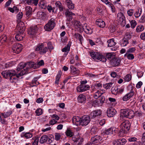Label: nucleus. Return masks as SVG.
I'll use <instances>...</instances> for the list:
<instances>
[{
    "mask_svg": "<svg viewBox=\"0 0 145 145\" xmlns=\"http://www.w3.org/2000/svg\"><path fill=\"white\" fill-rule=\"evenodd\" d=\"M1 74L3 77L6 78H9L10 80H15L16 78L14 76L16 74V71L14 70H8L3 71Z\"/></svg>",
    "mask_w": 145,
    "mask_h": 145,
    "instance_id": "1",
    "label": "nucleus"
},
{
    "mask_svg": "<svg viewBox=\"0 0 145 145\" xmlns=\"http://www.w3.org/2000/svg\"><path fill=\"white\" fill-rule=\"evenodd\" d=\"M25 66L26 67V69H24L23 70L21 71L20 72L17 74L16 76L18 78H19L20 76L28 73V71L29 69L31 68L35 69L36 67L35 66V63L34 62H27L25 63Z\"/></svg>",
    "mask_w": 145,
    "mask_h": 145,
    "instance_id": "2",
    "label": "nucleus"
},
{
    "mask_svg": "<svg viewBox=\"0 0 145 145\" xmlns=\"http://www.w3.org/2000/svg\"><path fill=\"white\" fill-rule=\"evenodd\" d=\"M90 54L91 58L94 60H99L103 62L106 61L105 56L97 52H90Z\"/></svg>",
    "mask_w": 145,
    "mask_h": 145,
    "instance_id": "3",
    "label": "nucleus"
},
{
    "mask_svg": "<svg viewBox=\"0 0 145 145\" xmlns=\"http://www.w3.org/2000/svg\"><path fill=\"white\" fill-rule=\"evenodd\" d=\"M56 25L54 19L53 18L50 20L45 25L44 29L47 31H49L52 30Z\"/></svg>",
    "mask_w": 145,
    "mask_h": 145,
    "instance_id": "4",
    "label": "nucleus"
},
{
    "mask_svg": "<svg viewBox=\"0 0 145 145\" xmlns=\"http://www.w3.org/2000/svg\"><path fill=\"white\" fill-rule=\"evenodd\" d=\"M22 44L18 43L14 44L12 47V49L14 53L17 54H19L21 52L22 49Z\"/></svg>",
    "mask_w": 145,
    "mask_h": 145,
    "instance_id": "5",
    "label": "nucleus"
},
{
    "mask_svg": "<svg viewBox=\"0 0 145 145\" xmlns=\"http://www.w3.org/2000/svg\"><path fill=\"white\" fill-rule=\"evenodd\" d=\"M102 140L101 137L99 135H96L91 138V141L92 144L95 145H100V142Z\"/></svg>",
    "mask_w": 145,
    "mask_h": 145,
    "instance_id": "6",
    "label": "nucleus"
},
{
    "mask_svg": "<svg viewBox=\"0 0 145 145\" xmlns=\"http://www.w3.org/2000/svg\"><path fill=\"white\" fill-rule=\"evenodd\" d=\"M90 121V116L88 115H85L81 118V125L85 126L87 125Z\"/></svg>",
    "mask_w": 145,
    "mask_h": 145,
    "instance_id": "7",
    "label": "nucleus"
},
{
    "mask_svg": "<svg viewBox=\"0 0 145 145\" xmlns=\"http://www.w3.org/2000/svg\"><path fill=\"white\" fill-rule=\"evenodd\" d=\"M18 24L17 25V29L19 33H23L25 29V27L24 22L20 21L17 22Z\"/></svg>",
    "mask_w": 145,
    "mask_h": 145,
    "instance_id": "8",
    "label": "nucleus"
},
{
    "mask_svg": "<svg viewBox=\"0 0 145 145\" xmlns=\"http://www.w3.org/2000/svg\"><path fill=\"white\" fill-rule=\"evenodd\" d=\"M125 16L122 13L120 12L118 14L117 20L119 23L124 25L125 24Z\"/></svg>",
    "mask_w": 145,
    "mask_h": 145,
    "instance_id": "9",
    "label": "nucleus"
},
{
    "mask_svg": "<svg viewBox=\"0 0 145 145\" xmlns=\"http://www.w3.org/2000/svg\"><path fill=\"white\" fill-rule=\"evenodd\" d=\"M48 49L47 47H44V44H42L37 46L36 48V50L37 51H40V54H42L46 53L48 51Z\"/></svg>",
    "mask_w": 145,
    "mask_h": 145,
    "instance_id": "10",
    "label": "nucleus"
},
{
    "mask_svg": "<svg viewBox=\"0 0 145 145\" xmlns=\"http://www.w3.org/2000/svg\"><path fill=\"white\" fill-rule=\"evenodd\" d=\"M89 86L88 85L80 84L77 87L76 90L78 92H82L89 90Z\"/></svg>",
    "mask_w": 145,
    "mask_h": 145,
    "instance_id": "11",
    "label": "nucleus"
},
{
    "mask_svg": "<svg viewBox=\"0 0 145 145\" xmlns=\"http://www.w3.org/2000/svg\"><path fill=\"white\" fill-rule=\"evenodd\" d=\"M38 31V28L36 25L31 27L28 31V34L31 35V37H33L34 36Z\"/></svg>",
    "mask_w": 145,
    "mask_h": 145,
    "instance_id": "12",
    "label": "nucleus"
},
{
    "mask_svg": "<svg viewBox=\"0 0 145 145\" xmlns=\"http://www.w3.org/2000/svg\"><path fill=\"white\" fill-rule=\"evenodd\" d=\"M128 88H131L132 89L131 91L129 93L126 94L123 96L122 99L123 101H127L129 99L134 95V92L132 88L133 87L131 86H129Z\"/></svg>",
    "mask_w": 145,
    "mask_h": 145,
    "instance_id": "13",
    "label": "nucleus"
},
{
    "mask_svg": "<svg viewBox=\"0 0 145 145\" xmlns=\"http://www.w3.org/2000/svg\"><path fill=\"white\" fill-rule=\"evenodd\" d=\"M130 122L128 120H125L122 123L120 127L121 128L125 129L126 131H128L130 129Z\"/></svg>",
    "mask_w": 145,
    "mask_h": 145,
    "instance_id": "14",
    "label": "nucleus"
},
{
    "mask_svg": "<svg viewBox=\"0 0 145 145\" xmlns=\"http://www.w3.org/2000/svg\"><path fill=\"white\" fill-rule=\"evenodd\" d=\"M126 140L123 138L118 139L114 141L112 144L114 145H123L126 142Z\"/></svg>",
    "mask_w": 145,
    "mask_h": 145,
    "instance_id": "15",
    "label": "nucleus"
},
{
    "mask_svg": "<svg viewBox=\"0 0 145 145\" xmlns=\"http://www.w3.org/2000/svg\"><path fill=\"white\" fill-rule=\"evenodd\" d=\"M102 114L101 110H97L91 112L90 114V116L92 118H94L96 117L100 116Z\"/></svg>",
    "mask_w": 145,
    "mask_h": 145,
    "instance_id": "16",
    "label": "nucleus"
},
{
    "mask_svg": "<svg viewBox=\"0 0 145 145\" xmlns=\"http://www.w3.org/2000/svg\"><path fill=\"white\" fill-rule=\"evenodd\" d=\"M72 24L78 30H81L82 28L80 22L78 21L74 20L72 22Z\"/></svg>",
    "mask_w": 145,
    "mask_h": 145,
    "instance_id": "17",
    "label": "nucleus"
},
{
    "mask_svg": "<svg viewBox=\"0 0 145 145\" xmlns=\"http://www.w3.org/2000/svg\"><path fill=\"white\" fill-rule=\"evenodd\" d=\"M116 111L112 108L108 109L107 112V116L109 117H113L116 113Z\"/></svg>",
    "mask_w": 145,
    "mask_h": 145,
    "instance_id": "18",
    "label": "nucleus"
},
{
    "mask_svg": "<svg viewBox=\"0 0 145 145\" xmlns=\"http://www.w3.org/2000/svg\"><path fill=\"white\" fill-rule=\"evenodd\" d=\"M38 18L41 20H45L47 17V14L42 12H38L37 14Z\"/></svg>",
    "mask_w": 145,
    "mask_h": 145,
    "instance_id": "19",
    "label": "nucleus"
},
{
    "mask_svg": "<svg viewBox=\"0 0 145 145\" xmlns=\"http://www.w3.org/2000/svg\"><path fill=\"white\" fill-rule=\"evenodd\" d=\"M81 118L78 116H75L72 119V122L76 125H81Z\"/></svg>",
    "mask_w": 145,
    "mask_h": 145,
    "instance_id": "20",
    "label": "nucleus"
},
{
    "mask_svg": "<svg viewBox=\"0 0 145 145\" xmlns=\"http://www.w3.org/2000/svg\"><path fill=\"white\" fill-rule=\"evenodd\" d=\"M116 130V128L112 127L108 129L105 130L104 131V133L106 135H110L113 133Z\"/></svg>",
    "mask_w": 145,
    "mask_h": 145,
    "instance_id": "21",
    "label": "nucleus"
},
{
    "mask_svg": "<svg viewBox=\"0 0 145 145\" xmlns=\"http://www.w3.org/2000/svg\"><path fill=\"white\" fill-rule=\"evenodd\" d=\"M78 100L79 103H84L86 101V97L83 94H80L78 96Z\"/></svg>",
    "mask_w": 145,
    "mask_h": 145,
    "instance_id": "22",
    "label": "nucleus"
},
{
    "mask_svg": "<svg viewBox=\"0 0 145 145\" xmlns=\"http://www.w3.org/2000/svg\"><path fill=\"white\" fill-rule=\"evenodd\" d=\"M71 73L73 75H78L80 74V71L77 69L76 68L73 66L71 65Z\"/></svg>",
    "mask_w": 145,
    "mask_h": 145,
    "instance_id": "23",
    "label": "nucleus"
},
{
    "mask_svg": "<svg viewBox=\"0 0 145 145\" xmlns=\"http://www.w3.org/2000/svg\"><path fill=\"white\" fill-rule=\"evenodd\" d=\"M111 63L113 66H118L120 63V59L117 58H114L111 61Z\"/></svg>",
    "mask_w": 145,
    "mask_h": 145,
    "instance_id": "24",
    "label": "nucleus"
},
{
    "mask_svg": "<svg viewBox=\"0 0 145 145\" xmlns=\"http://www.w3.org/2000/svg\"><path fill=\"white\" fill-rule=\"evenodd\" d=\"M24 3L29 5H32L34 4L35 5H36L38 4V0H23Z\"/></svg>",
    "mask_w": 145,
    "mask_h": 145,
    "instance_id": "25",
    "label": "nucleus"
},
{
    "mask_svg": "<svg viewBox=\"0 0 145 145\" xmlns=\"http://www.w3.org/2000/svg\"><path fill=\"white\" fill-rule=\"evenodd\" d=\"M96 24L100 27L103 28L105 26V22L101 19H98L96 22Z\"/></svg>",
    "mask_w": 145,
    "mask_h": 145,
    "instance_id": "26",
    "label": "nucleus"
},
{
    "mask_svg": "<svg viewBox=\"0 0 145 145\" xmlns=\"http://www.w3.org/2000/svg\"><path fill=\"white\" fill-rule=\"evenodd\" d=\"M24 36V35L23 33H19V31H18L16 33L15 38L18 41H21L23 40Z\"/></svg>",
    "mask_w": 145,
    "mask_h": 145,
    "instance_id": "27",
    "label": "nucleus"
},
{
    "mask_svg": "<svg viewBox=\"0 0 145 145\" xmlns=\"http://www.w3.org/2000/svg\"><path fill=\"white\" fill-rule=\"evenodd\" d=\"M65 15L66 16V17L68 18L67 20L68 21H70L72 19V15H74V14L70 12L69 11V10H67L65 12Z\"/></svg>",
    "mask_w": 145,
    "mask_h": 145,
    "instance_id": "28",
    "label": "nucleus"
},
{
    "mask_svg": "<svg viewBox=\"0 0 145 145\" xmlns=\"http://www.w3.org/2000/svg\"><path fill=\"white\" fill-rule=\"evenodd\" d=\"M66 4L69 9H73L74 8V4L71 0H66Z\"/></svg>",
    "mask_w": 145,
    "mask_h": 145,
    "instance_id": "29",
    "label": "nucleus"
},
{
    "mask_svg": "<svg viewBox=\"0 0 145 145\" xmlns=\"http://www.w3.org/2000/svg\"><path fill=\"white\" fill-rule=\"evenodd\" d=\"M48 136L46 135H44L41 137L39 142L41 144H43L46 142L48 140Z\"/></svg>",
    "mask_w": 145,
    "mask_h": 145,
    "instance_id": "30",
    "label": "nucleus"
},
{
    "mask_svg": "<svg viewBox=\"0 0 145 145\" xmlns=\"http://www.w3.org/2000/svg\"><path fill=\"white\" fill-rule=\"evenodd\" d=\"M128 115L127 118L129 119H131L133 118L134 116V111L131 109H128Z\"/></svg>",
    "mask_w": 145,
    "mask_h": 145,
    "instance_id": "31",
    "label": "nucleus"
},
{
    "mask_svg": "<svg viewBox=\"0 0 145 145\" xmlns=\"http://www.w3.org/2000/svg\"><path fill=\"white\" fill-rule=\"evenodd\" d=\"M39 78L38 77L34 78L32 81V85H31V86H35L39 84V82L37 81Z\"/></svg>",
    "mask_w": 145,
    "mask_h": 145,
    "instance_id": "32",
    "label": "nucleus"
},
{
    "mask_svg": "<svg viewBox=\"0 0 145 145\" xmlns=\"http://www.w3.org/2000/svg\"><path fill=\"white\" fill-rule=\"evenodd\" d=\"M102 2L105 3L106 5L110 7L111 9L115 8L114 7L111 3L108 1V0H101Z\"/></svg>",
    "mask_w": 145,
    "mask_h": 145,
    "instance_id": "33",
    "label": "nucleus"
},
{
    "mask_svg": "<svg viewBox=\"0 0 145 145\" xmlns=\"http://www.w3.org/2000/svg\"><path fill=\"white\" fill-rule=\"evenodd\" d=\"M105 57L109 59L110 60L112 61V59L114 58V55L111 53H106Z\"/></svg>",
    "mask_w": 145,
    "mask_h": 145,
    "instance_id": "34",
    "label": "nucleus"
},
{
    "mask_svg": "<svg viewBox=\"0 0 145 145\" xmlns=\"http://www.w3.org/2000/svg\"><path fill=\"white\" fill-rule=\"evenodd\" d=\"M108 43V46L111 47L115 45L116 44L115 42H114L113 39H111L107 41Z\"/></svg>",
    "mask_w": 145,
    "mask_h": 145,
    "instance_id": "35",
    "label": "nucleus"
},
{
    "mask_svg": "<svg viewBox=\"0 0 145 145\" xmlns=\"http://www.w3.org/2000/svg\"><path fill=\"white\" fill-rule=\"evenodd\" d=\"M118 87H112L111 89V92L113 94L116 95L118 94Z\"/></svg>",
    "mask_w": 145,
    "mask_h": 145,
    "instance_id": "36",
    "label": "nucleus"
},
{
    "mask_svg": "<svg viewBox=\"0 0 145 145\" xmlns=\"http://www.w3.org/2000/svg\"><path fill=\"white\" fill-rule=\"evenodd\" d=\"M127 131L125 129L121 128L119 132L118 133V135L120 137H121L124 136V134L126 133Z\"/></svg>",
    "mask_w": 145,
    "mask_h": 145,
    "instance_id": "37",
    "label": "nucleus"
},
{
    "mask_svg": "<svg viewBox=\"0 0 145 145\" xmlns=\"http://www.w3.org/2000/svg\"><path fill=\"white\" fill-rule=\"evenodd\" d=\"M129 42L123 38L120 41V45L121 46L124 47L129 44Z\"/></svg>",
    "mask_w": 145,
    "mask_h": 145,
    "instance_id": "38",
    "label": "nucleus"
},
{
    "mask_svg": "<svg viewBox=\"0 0 145 145\" xmlns=\"http://www.w3.org/2000/svg\"><path fill=\"white\" fill-rule=\"evenodd\" d=\"M128 109H126L123 110H121L120 111V112L121 113V116H123L125 117H127V113H128Z\"/></svg>",
    "mask_w": 145,
    "mask_h": 145,
    "instance_id": "39",
    "label": "nucleus"
},
{
    "mask_svg": "<svg viewBox=\"0 0 145 145\" xmlns=\"http://www.w3.org/2000/svg\"><path fill=\"white\" fill-rule=\"evenodd\" d=\"M103 94V93H101L99 90H98L94 94L93 97L95 99H97L100 97Z\"/></svg>",
    "mask_w": 145,
    "mask_h": 145,
    "instance_id": "40",
    "label": "nucleus"
},
{
    "mask_svg": "<svg viewBox=\"0 0 145 145\" xmlns=\"http://www.w3.org/2000/svg\"><path fill=\"white\" fill-rule=\"evenodd\" d=\"M12 111L11 110H10L6 113H1V114L2 116H3V118H6L12 114Z\"/></svg>",
    "mask_w": 145,
    "mask_h": 145,
    "instance_id": "41",
    "label": "nucleus"
},
{
    "mask_svg": "<svg viewBox=\"0 0 145 145\" xmlns=\"http://www.w3.org/2000/svg\"><path fill=\"white\" fill-rule=\"evenodd\" d=\"M74 36L76 39L79 40L81 42L83 40V37L80 34L78 33H75L74 35Z\"/></svg>",
    "mask_w": 145,
    "mask_h": 145,
    "instance_id": "42",
    "label": "nucleus"
},
{
    "mask_svg": "<svg viewBox=\"0 0 145 145\" xmlns=\"http://www.w3.org/2000/svg\"><path fill=\"white\" fill-rule=\"evenodd\" d=\"M113 84L112 82H110L104 84L103 86L106 89H109L112 86Z\"/></svg>",
    "mask_w": 145,
    "mask_h": 145,
    "instance_id": "43",
    "label": "nucleus"
},
{
    "mask_svg": "<svg viewBox=\"0 0 145 145\" xmlns=\"http://www.w3.org/2000/svg\"><path fill=\"white\" fill-rule=\"evenodd\" d=\"M7 37L5 35H3L0 37V42L3 43L7 40Z\"/></svg>",
    "mask_w": 145,
    "mask_h": 145,
    "instance_id": "44",
    "label": "nucleus"
},
{
    "mask_svg": "<svg viewBox=\"0 0 145 145\" xmlns=\"http://www.w3.org/2000/svg\"><path fill=\"white\" fill-rule=\"evenodd\" d=\"M44 61L42 60H41L40 61L38 62L37 64L35 63V66L36 67V68H38L40 66L44 65Z\"/></svg>",
    "mask_w": 145,
    "mask_h": 145,
    "instance_id": "45",
    "label": "nucleus"
},
{
    "mask_svg": "<svg viewBox=\"0 0 145 145\" xmlns=\"http://www.w3.org/2000/svg\"><path fill=\"white\" fill-rule=\"evenodd\" d=\"M56 6L57 8L63 9V7L61 3L59 1H57L55 3Z\"/></svg>",
    "mask_w": 145,
    "mask_h": 145,
    "instance_id": "46",
    "label": "nucleus"
},
{
    "mask_svg": "<svg viewBox=\"0 0 145 145\" xmlns=\"http://www.w3.org/2000/svg\"><path fill=\"white\" fill-rule=\"evenodd\" d=\"M65 133L67 136H69L70 137H72L73 135V133L69 129H67V130L65 132Z\"/></svg>",
    "mask_w": 145,
    "mask_h": 145,
    "instance_id": "47",
    "label": "nucleus"
},
{
    "mask_svg": "<svg viewBox=\"0 0 145 145\" xmlns=\"http://www.w3.org/2000/svg\"><path fill=\"white\" fill-rule=\"evenodd\" d=\"M25 63L24 64L23 63H20L18 66L17 70L18 71L20 69L24 68L25 67H26L25 66Z\"/></svg>",
    "mask_w": 145,
    "mask_h": 145,
    "instance_id": "48",
    "label": "nucleus"
},
{
    "mask_svg": "<svg viewBox=\"0 0 145 145\" xmlns=\"http://www.w3.org/2000/svg\"><path fill=\"white\" fill-rule=\"evenodd\" d=\"M70 45L68 44L67 46H65L62 50L63 52H69L70 50Z\"/></svg>",
    "mask_w": 145,
    "mask_h": 145,
    "instance_id": "49",
    "label": "nucleus"
},
{
    "mask_svg": "<svg viewBox=\"0 0 145 145\" xmlns=\"http://www.w3.org/2000/svg\"><path fill=\"white\" fill-rule=\"evenodd\" d=\"M144 29V27L142 25H140L138 26L136 29V32H140L143 31Z\"/></svg>",
    "mask_w": 145,
    "mask_h": 145,
    "instance_id": "50",
    "label": "nucleus"
},
{
    "mask_svg": "<svg viewBox=\"0 0 145 145\" xmlns=\"http://www.w3.org/2000/svg\"><path fill=\"white\" fill-rule=\"evenodd\" d=\"M23 14L22 12H19L17 15V22L21 21V19L22 18Z\"/></svg>",
    "mask_w": 145,
    "mask_h": 145,
    "instance_id": "51",
    "label": "nucleus"
},
{
    "mask_svg": "<svg viewBox=\"0 0 145 145\" xmlns=\"http://www.w3.org/2000/svg\"><path fill=\"white\" fill-rule=\"evenodd\" d=\"M132 76L130 74H128L126 75L124 78V80L126 82H129L131 79Z\"/></svg>",
    "mask_w": 145,
    "mask_h": 145,
    "instance_id": "52",
    "label": "nucleus"
},
{
    "mask_svg": "<svg viewBox=\"0 0 145 145\" xmlns=\"http://www.w3.org/2000/svg\"><path fill=\"white\" fill-rule=\"evenodd\" d=\"M97 131V129L96 127H93L91 130L90 133L91 134H95L96 133Z\"/></svg>",
    "mask_w": 145,
    "mask_h": 145,
    "instance_id": "53",
    "label": "nucleus"
},
{
    "mask_svg": "<svg viewBox=\"0 0 145 145\" xmlns=\"http://www.w3.org/2000/svg\"><path fill=\"white\" fill-rule=\"evenodd\" d=\"M123 38L127 41H129V40L131 38V36L129 33H126Z\"/></svg>",
    "mask_w": 145,
    "mask_h": 145,
    "instance_id": "54",
    "label": "nucleus"
},
{
    "mask_svg": "<svg viewBox=\"0 0 145 145\" xmlns=\"http://www.w3.org/2000/svg\"><path fill=\"white\" fill-rule=\"evenodd\" d=\"M125 56H126L127 58L129 59L132 60L134 58V56L133 54H128L127 53L125 54Z\"/></svg>",
    "mask_w": 145,
    "mask_h": 145,
    "instance_id": "55",
    "label": "nucleus"
},
{
    "mask_svg": "<svg viewBox=\"0 0 145 145\" xmlns=\"http://www.w3.org/2000/svg\"><path fill=\"white\" fill-rule=\"evenodd\" d=\"M142 10H138L137 11L135 12V16L136 18H138L141 15L142 12Z\"/></svg>",
    "mask_w": 145,
    "mask_h": 145,
    "instance_id": "56",
    "label": "nucleus"
},
{
    "mask_svg": "<svg viewBox=\"0 0 145 145\" xmlns=\"http://www.w3.org/2000/svg\"><path fill=\"white\" fill-rule=\"evenodd\" d=\"M47 46L48 47V48L49 49L50 52L51 50L54 49V47L50 42H49L47 43Z\"/></svg>",
    "mask_w": 145,
    "mask_h": 145,
    "instance_id": "57",
    "label": "nucleus"
},
{
    "mask_svg": "<svg viewBox=\"0 0 145 145\" xmlns=\"http://www.w3.org/2000/svg\"><path fill=\"white\" fill-rule=\"evenodd\" d=\"M61 76V74L60 73L57 75L56 77V80L55 81V83L58 84L59 83V81Z\"/></svg>",
    "mask_w": 145,
    "mask_h": 145,
    "instance_id": "58",
    "label": "nucleus"
},
{
    "mask_svg": "<svg viewBox=\"0 0 145 145\" xmlns=\"http://www.w3.org/2000/svg\"><path fill=\"white\" fill-rule=\"evenodd\" d=\"M83 142V139L82 138L80 137H78L77 141V144L78 145L81 144Z\"/></svg>",
    "mask_w": 145,
    "mask_h": 145,
    "instance_id": "59",
    "label": "nucleus"
},
{
    "mask_svg": "<svg viewBox=\"0 0 145 145\" xmlns=\"http://www.w3.org/2000/svg\"><path fill=\"white\" fill-rule=\"evenodd\" d=\"M131 26L132 28H134L137 24V22L135 20H132L130 21Z\"/></svg>",
    "mask_w": 145,
    "mask_h": 145,
    "instance_id": "60",
    "label": "nucleus"
},
{
    "mask_svg": "<svg viewBox=\"0 0 145 145\" xmlns=\"http://www.w3.org/2000/svg\"><path fill=\"white\" fill-rule=\"evenodd\" d=\"M35 113L37 116H39L42 114V110L40 108L36 110Z\"/></svg>",
    "mask_w": 145,
    "mask_h": 145,
    "instance_id": "61",
    "label": "nucleus"
},
{
    "mask_svg": "<svg viewBox=\"0 0 145 145\" xmlns=\"http://www.w3.org/2000/svg\"><path fill=\"white\" fill-rule=\"evenodd\" d=\"M26 138H28L31 137H32V135L29 133H25L24 135Z\"/></svg>",
    "mask_w": 145,
    "mask_h": 145,
    "instance_id": "62",
    "label": "nucleus"
},
{
    "mask_svg": "<svg viewBox=\"0 0 145 145\" xmlns=\"http://www.w3.org/2000/svg\"><path fill=\"white\" fill-rule=\"evenodd\" d=\"M109 30L111 33H113L116 31V28L114 25H111L110 26Z\"/></svg>",
    "mask_w": 145,
    "mask_h": 145,
    "instance_id": "63",
    "label": "nucleus"
},
{
    "mask_svg": "<svg viewBox=\"0 0 145 145\" xmlns=\"http://www.w3.org/2000/svg\"><path fill=\"white\" fill-rule=\"evenodd\" d=\"M86 32L89 34H91L92 32V29L89 27H86Z\"/></svg>",
    "mask_w": 145,
    "mask_h": 145,
    "instance_id": "64",
    "label": "nucleus"
}]
</instances>
